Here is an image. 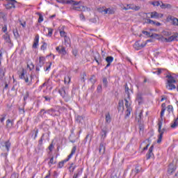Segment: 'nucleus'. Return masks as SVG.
Masks as SVG:
<instances>
[{
    "label": "nucleus",
    "mask_w": 178,
    "mask_h": 178,
    "mask_svg": "<svg viewBox=\"0 0 178 178\" xmlns=\"http://www.w3.org/2000/svg\"><path fill=\"white\" fill-rule=\"evenodd\" d=\"M166 108H162L161 111L160 119L159 120L158 126H159V138L157 140V143H159L162 141V138L163 137V133H165V129H162V122H163V116H165V111Z\"/></svg>",
    "instance_id": "nucleus-1"
},
{
    "label": "nucleus",
    "mask_w": 178,
    "mask_h": 178,
    "mask_svg": "<svg viewBox=\"0 0 178 178\" xmlns=\"http://www.w3.org/2000/svg\"><path fill=\"white\" fill-rule=\"evenodd\" d=\"M76 149H77V147L74 146L72 149L70 154L68 155L67 158L66 159L63 160V161H60L58 163V168H63V165H65V163H66V162H68V161H70V159H72V157L73 156V155H74V154H76Z\"/></svg>",
    "instance_id": "nucleus-2"
},
{
    "label": "nucleus",
    "mask_w": 178,
    "mask_h": 178,
    "mask_svg": "<svg viewBox=\"0 0 178 178\" xmlns=\"http://www.w3.org/2000/svg\"><path fill=\"white\" fill-rule=\"evenodd\" d=\"M19 79H21V80H24L25 83H27L28 86H30V84H31V82L29 80L30 74H28L27 72L24 70V69L22 70V72H21V74H19Z\"/></svg>",
    "instance_id": "nucleus-3"
},
{
    "label": "nucleus",
    "mask_w": 178,
    "mask_h": 178,
    "mask_svg": "<svg viewBox=\"0 0 178 178\" xmlns=\"http://www.w3.org/2000/svg\"><path fill=\"white\" fill-rule=\"evenodd\" d=\"M99 13H104V15H114L115 8H106L105 7L98 8Z\"/></svg>",
    "instance_id": "nucleus-4"
},
{
    "label": "nucleus",
    "mask_w": 178,
    "mask_h": 178,
    "mask_svg": "<svg viewBox=\"0 0 178 178\" xmlns=\"http://www.w3.org/2000/svg\"><path fill=\"white\" fill-rule=\"evenodd\" d=\"M151 42V40H147L146 42H143L142 43H140V42H136L134 44V48L136 51H140V49H142V48H144L148 44V42Z\"/></svg>",
    "instance_id": "nucleus-5"
},
{
    "label": "nucleus",
    "mask_w": 178,
    "mask_h": 178,
    "mask_svg": "<svg viewBox=\"0 0 178 178\" xmlns=\"http://www.w3.org/2000/svg\"><path fill=\"white\" fill-rule=\"evenodd\" d=\"M120 6L122 10H130V9H131L132 10H140L139 6L131 4H127L126 6L122 4Z\"/></svg>",
    "instance_id": "nucleus-6"
},
{
    "label": "nucleus",
    "mask_w": 178,
    "mask_h": 178,
    "mask_svg": "<svg viewBox=\"0 0 178 178\" xmlns=\"http://www.w3.org/2000/svg\"><path fill=\"white\" fill-rule=\"evenodd\" d=\"M125 106L127 108V111H126V116H130L131 113V107L130 106L131 105V102H130V98L125 99Z\"/></svg>",
    "instance_id": "nucleus-7"
},
{
    "label": "nucleus",
    "mask_w": 178,
    "mask_h": 178,
    "mask_svg": "<svg viewBox=\"0 0 178 178\" xmlns=\"http://www.w3.org/2000/svg\"><path fill=\"white\" fill-rule=\"evenodd\" d=\"M147 15H149L151 19H162V17H163V14L159 13L156 11L152 12V13H147Z\"/></svg>",
    "instance_id": "nucleus-8"
},
{
    "label": "nucleus",
    "mask_w": 178,
    "mask_h": 178,
    "mask_svg": "<svg viewBox=\"0 0 178 178\" xmlns=\"http://www.w3.org/2000/svg\"><path fill=\"white\" fill-rule=\"evenodd\" d=\"M167 22L171 23L172 26H178V19L175 17L174 16L169 15L167 17Z\"/></svg>",
    "instance_id": "nucleus-9"
},
{
    "label": "nucleus",
    "mask_w": 178,
    "mask_h": 178,
    "mask_svg": "<svg viewBox=\"0 0 178 178\" xmlns=\"http://www.w3.org/2000/svg\"><path fill=\"white\" fill-rule=\"evenodd\" d=\"M7 3L6 4V9L15 8V5L16 4V0H6Z\"/></svg>",
    "instance_id": "nucleus-10"
},
{
    "label": "nucleus",
    "mask_w": 178,
    "mask_h": 178,
    "mask_svg": "<svg viewBox=\"0 0 178 178\" xmlns=\"http://www.w3.org/2000/svg\"><path fill=\"white\" fill-rule=\"evenodd\" d=\"M56 50L57 51V52H58V54H60V55H62V56H65V55H66L67 54L66 49L62 46L57 47L56 48Z\"/></svg>",
    "instance_id": "nucleus-11"
},
{
    "label": "nucleus",
    "mask_w": 178,
    "mask_h": 178,
    "mask_svg": "<svg viewBox=\"0 0 178 178\" xmlns=\"http://www.w3.org/2000/svg\"><path fill=\"white\" fill-rule=\"evenodd\" d=\"M6 129H8V130H10V129L13 128V125L15 124V120L8 119L6 122Z\"/></svg>",
    "instance_id": "nucleus-12"
},
{
    "label": "nucleus",
    "mask_w": 178,
    "mask_h": 178,
    "mask_svg": "<svg viewBox=\"0 0 178 178\" xmlns=\"http://www.w3.org/2000/svg\"><path fill=\"white\" fill-rule=\"evenodd\" d=\"M153 151H154V145H152L149 147V149L148 150V152L146 154V159H151V158H152L154 156Z\"/></svg>",
    "instance_id": "nucleus-13"
},
{
    "label": "nucleus",
    "mask_w": 178,
    "mask_h": 178,
    "mask_svg": "<svg viewBox=\"0 0 178 178\" xmlns=\"http://www.w3.org/2000/svg\"><path fill=\"white\" fill-rule=\"evenodd\" d=\"M40 42V35H36L33 41V44L32 46V47L34 49H36V48H38V44Z\"/></svg>",
    "instance_id": "nucleus-14"
},
{
    "label": "nucleus",
    "mask_w": 178,
    "mask_h": 178,
    "mask_svg": "<svg viewBox=\"0 0 178 178\" xmlns=\"http://www.w3.org/2000/svg\"><path fill=\"white\" fill-rule=\"evenodd\" d=\"M73 9H74L75 10H83V12H86V10H87V12H90V8L84 6H81L80 7H73Z\"/></svg>",
    "instance_id": "nucleus-15"
},
{
    "label": "nucleus",
    "mask_w": 178,
    "mask_h": 178,
    "mask_svg": "<svg viewBox=\"0 0 178 178\" xmlns=\"http://www.w3.org/2000/svg\"><path fill=\"white\" fill-rule=\"evenodd\" d=\"M165 42H172V41H177V35H172L168 38L164 39Z\"/></svg>",
    "instance_id": "nucleus-16"
},
{
    "label": "nucleus",
    "mask_w": 178,
    "mask_h": 178,
    "mask_svg": "<svg viewBox=\"0 0 178 178\" xmlns=\"http://www.w3.org/2000/svg\"><path fill=\"white\" fill-rule=\"evenodd\" d=\"M46 30H47L48 33L46 34L47 37H52V33H54V29L52 28H43V31H45Z\"/></svg>",
    "instance_id": "nucleus-17"
},
{
    "label": "nucleus",
    "mask_w": 178,
    "mask_h": 178,
    "mask_svg": "<svg viewBox=\"0 0 178 178\" xmlns=\"http://www.w3.org/2000/svg\"><path fill=\"white\" fill-rule=\"evenodd\" d=\"M3 38L5 41V42H7L8 44H10V36L9 35V33H6L3 35Z\"/></svg>",
    "instance_id": "nucleus-18"
},
{
    "label": "nucleus",
    "mask_w": 178,
    "mask_h": 178,
    "mask_svg": "<svg viewBox=\"0 0 178 178\" xmlns=\"http://www.w3.org/2000/svg\"><path fill=\"white\" fill-rule=\"evenodd\" d=\"M176 170V168L172 165V164H170L168 167V175H172Z\"/></svg>",
    "instance_id": "nucleus-19"
},
{
    "label": "nucleus",
    "mask_w": 178,
    "mask_h": 178,
    "mask_svg": "<svg viewBox=\"0 0 178 178\" xmlns=\"http://www.w3.org/2000/svg\"><path fill=\"white\" fill-rule=\"evenodd\" d=\"M166 88H168V90H175L176 89V86H175V83H168Z\"/></svg>",
    "instance_id": "nucleus-20"
},
{
    "label": "nucleus",
    "mask_w": 178,
    "mask_h": 178,
    "mask_svg": "<svg viewBox=\"0 0 178 178\" xmlns=\"http://www.w3.org/2000/svg\"><path fill=\"white\" fill-rule=\"evenodd\" d=\"M47 113H49V115H51V116H58V115H59V112L54 109L49 110Z\"/></svg>",
    "instance_id": "nucleus-21"
},
{
    "label": "nucleus",
    "mask_w": 178,
    "mask_h": 178,
    "mask_svg": "<svg viewBox=\"0 0 178 178\" xmlns=\"http://www.w3.org/2000/svg\"><path fill=\"white\" fill-rule=\"evenodd\" d=\"M177 126H178V118H177L176 119L174 120V121L171 124V128L176 129V127H177Z\"/></svg>",
    "instance_id": "nucleus-22"
},
{
    "label": "nucleus",
    "mask_w": 178,
    "mask_h": 178,
    "mask_svg": "<svg viewBox=\"0 0 178 178\" xmlns=\"http://www.w3.org/2000/svg\"><path fill=\"white\" fill-rule=\"evenodd\" d=\"M166 77L168 79V83H176V80L172 75H167Z\"/></svg>",
    "instance_id": "nucleus-23"
},
{
    "label": "nucleus",
    "mask_w": 178,
    "mask_h": 178,
    "mask_svg": "<svg viewBox=\"0 0 178 178\" xmlns=\"http://www.w3.org/2000/svg\"><path fill=\"white\" fill-rule=\"evenodd\" d=\"M44 63H45V57L40 56L39 58V65H40V66H43Z\"/></svg>",
    "instance_id": "nucleus-24"
},
{
    "label": "nucleus",
    "mask_w": 178,
    "mask_h": 178,
    "mask_svg": "<svg viewBox=\"0 0 178 178\" xmlns=\"http://www.w3.org/2000/svg\"><path fill=\"white\" fill-rule=\"evenodd\" d=\"M60 37H64L65 42L69 41V39L66 36V32L65 31H60Z\"/></svg>",
    "instance_id": "nucleus-25"
},
{
    "label": "nucleus",
    "mask_w": 178,
    "mask_h": 178,
    "mask_svg": "<svg viewBox=\"0 0 178 178\" xmlns=\"http://www.w3.org/2000/svg\"><path fill=\"white\" fill-rule=\"evenodd\" d=\"M59 94L63 97V98H65V96L66 95V92L65 91V88H61L59 91Z\"/></svg>",
    "instance_id": "nucleus-26"
},
{
    "label": "nucleus",
    "mask_w": 178,
    "mask_h": 178,
    "mask_svg": "<svg viewBox=\"0 0 178 178\" xmlns=\"http://www.w3.org/2000/svg\"><path fill=\"white\" fill-rule=\"evenodd\" d=\"M76 120L78 123H83L84 122V118L81 115H78Z\"/></svg>",
    "instance_id": "nucleus-27"
},
{
    "label": "nucleus",
    "mask_w": 178,
    "mask_h": 178,
    "mask_svg": "<svg viewBox=\"0 0 178 178\" xmlns=\"http://www.w3.org/2000/svg\"><path fill=\"white\" fill-rule=\"evenodd\" d=\"M125 94L127 95V98H130V89L127 86V85L125 86Z\"/></svg>",
    "instance_id": "nucleus-28"
},
{
    "label": "nucleus",
    "mask_w": 178,
    "mask_h": 178,
    "mask_svg": "<svg viewBox=\"0 0 178 178\" xmlns=\"http://www.w3.org/2000/svg\"><path fill=\"white\" fill-rule=\"evenodd\" d=\"M4 147H6V149H7V151H9L10 148V142H9V140L5 142Z\"/></svg>",
    "instance_id": "nucleus-29"
},
{
    "label": "nucleus",
    "mask_w": 178,
    "mask_h": 178,
    "mask_svg": "<svg viewBox=\"0 0 178 178\" xmlns=\"http://www.w3.org/2000/svg\"><path fill=\"white\" fill-rule=\"evenodd\" d=\"M67 3H72V5L75 6H77V5H79L78 1H74L73 0H67Z\"/></svg>",
    "instance_id": "nucleus-30"
},
{
    "label": "nucleus",
    "mask_w": 178,
    "mask_h": 178,
    "mask_svg": "<svg viewBox=\"0 0 178 178\" xmlns=\"http://www.w3.org/2000/svg\"><path fill=\"white\" fill-rule=\"evenodd\" d=\"M106 61L107 63H112V62H113V58L112 56H107L106 58Z\"/></svg>",
    "instance_id": "nucleus-31"
},
{
    "label": "nucleus",
    "mask_w": 178,
    "mask_h": 178,
    "mask_svg": "<svg viewBox=\"0 0 178 178\" xmlns=\"http://www.w3.org/2000/svg\"><path fill=\"white\" fill-rule=\"evenodd\" d=\"M161 34L162 35H164V37H169L172 33L168 31H163Z\"/></svg>",
    "instance_id": "nucleus-32"
},
{
    "label": "nucleus",
    "mask_w": 178,
    "mask_h": 178,
    "mask_svg": "<svg viewBox=\"0 0 178 178\" xmlns=\"http://www.w3.org/2000/svg\"><path fill=\"white\" fill-rule=\"evenodd\" d=\"M70 80H71L70 76H65V79H64V83L65 84H69V83H70Z\"/></svg>",
    "instance_id": "nucleus-33"
},
{
    "label": "nucleus",
    "mask_w": 178,
    "mask_h": 178,
    "mask_svg": "<svg viewBox=\"0 0 178 178\" xmlns=\"http://www.w3.org/2000/svg\"><path fill=\"white\" fill-rule=\"evenodd\" d=\"M102 151H103V152H105V146H104V144H100L99 145V152H102Z\"/></svg>",
    "instance_id": "nucleus-34"
},
{
    "label": "nucleus",
    "mask_w": 178,
    "mask_h": 178,
    "mask_svg": "<svg viewBox=\"0 0 178 178\" xmlns=\"http://www.w3.org/2000/svg\"><path fill=\"white\" fill-rule=\"evenodd\" d=\"M0 76H1L2 77L5 76V68H3V67L0 68Z\"/></svg>",
    "instance_id": "nucleus-35"
},
{
    "label": "nucleus",
    "mask_w": 178,
    "mask_h": 178,
    "mask_svg": "<svg viewBox=\"0 0 178 178\" xmlns=\"http://www.w3.org/2000/svg\"><path fill=\"white\" fill-rule=\"evenodd\" d=\"M6 119V114L1 115V118H0L1 123H3Z\"/></svg>",
    "instance_id": "nucleus-36"
},
{
    "label": "nucleus",
    "mask_w": 178,
    "mask_h": 178,
    "mask_svg": "<svg viewBox=\"0 0 178 178\" xmlns=\"http://www.w3.org/2000/svg\"><path fill=\"white\" fill-rule=\"evenodd\" d=\"M27 69H29V70H30V72H31V70H33V69H34V65H33V63L27 64Z\"/></svg>",
    "instance_id": "nucleus-37"
},
{
    "label": "nucleus",
    "mask_w": 178,
    "mask_h": 178,
    "mask_svg": "<svg viewBox=\"0 0 178 178\" xmlns=\"http://www.w3.org/2000/svg\"><path fill=\"white\" fill-rule=\"evenodd\" d=\"M106 122L107 123H111V115L109 114L106 115Z\"/></svg>",
    "instance_id": "nucleus-38"
},
{
    "label": "nucleus",
    "mask_w": 178,
    "mask_h": 178,
    "mask_svg": "<svg viewBox=\"0 0 178 178\" xmlns=\"http://www.w3.org/2000/svg\"><path fill=\"white\" fill-rule=\"evenodd\" d=\"M47 43L44 42V43L42 44V45L40 47V49H41L42 51H45V49H47Z\"/></svg>",
    "instance_id": "nucleus-39"
},
{
    "label": "nucleus",
    "mask_w": 178,
    "mask_h": 178,
    "mask_svg": "<svg viewBox=\"0 0 178 178\" xmlns=\"http://www.w3.org/2000/svg\"><path fill=\"white\" fill-rule=\"evenodd\" d=\"M171 7V6H170V4H162L161 6V8H162V9H166V8H170Z\"/></svg>",
    "instance_id": "nucleus-40"
},
{
    "label": "nucleus",
    "mask_w": 178,
    "mask_h": 178,
    "mask_svg": "<svg viewBox=\"0 0 178 178\" xmlns=\"http://www.w3.org/2000/svg\"><path fill=\"white\" fill-rule=\"evenodd\" d=\"M42 22H44V17L42 15H40L38 18V23H42Z\"/></svg>",
    "instance_id": "nucleus-41"
},
{
    "label": "nucleus",
    "mask_w": 178,
    "mask_h": 178,
    "mask_svg": "<svg viewBox=\"0 0 178 178\" xmlns=\"http://www.w3.org/2000/svg\"><path fill=\"white\" fill-rule=\"evenodd\" d=\"M147 22L149 24H154L155 26V23L156 22L152 20V19H147Z\"/></svg>",
    "instance_id": "nucleus-42"
},
{
    "label": "nucleus",
    "mask_w": 178,
    "mask_h": 178,
    "mask_svg": "<svg viewBox=\"0 0 178 178\" xmlns=\"http://www.w3.org/2000/svg\"><path fill=\"white\" fill-rule=\"evenodd\" d=\"M54 163H55V161H54V157H51L49 162V166H52V165H54Z\"/></svg>",
    "instance_id": "nucleus-43"
},
{
    "label": "nucleus",
    "mask_w": 178,
    "mask_h": 178,
    "mask_svg": "<svg viewBox=\"0 0 178 178\" xmlns=\"http://www.w3.org/2000/svg\"><path fill=\"white\" fill-rule=\"evenodd\" d=\"M135 170H136V173H140V172H141V170H142V168L140 166H137V167H136Z\"/></svg>",
    "instance_id": "nucleus-44"
},
{
    "label": "nucleus",
    "mask_w": 178,
    "mask_h": 178,
    "mask_svg": "<svg viewBox=\"0 0 178 178\" xmlns=\"http://www.w3.org/2000/svg\"><path fill=\"white\" fill-rule=\"evenodd\" d=\"M33 133H35V136L33 139L35 140L37 138V136H38V129L33 130Z\"/></svg>",
    "instance_id": "nucleus-45"
},
{
    "label": "nucleus",
    "mask_w": 178,
    "mask_h": 178,
    "mask_svg": "<svg viewBox=\"0 0 178 178\" xmlns=\"http://www.w3.org/2000/svg\"><path fill=\"white\" fill-rule=\"evenodd\" d=\"M152 5H153L154 6H159L161 3H159V1H154L152 3Z\"/></svg>",
    "instance_id": "nucleus-46"
},
{
    "label": "nucleus",
    "mask_w": 178,
    "mask_h": 178,
    "mask_svg": "<svg viewBox=\"0 0 178 178\" xmlns=\"http://www.w3.org/2000/svg\"><path fill=\"white\" fill-rule=\"evenodd\" d=\"M103 84L106 87L108 86V79L106 78L103 79Z\"/></svg>",
    "instance_id": "nucleus-47"
},
{
    "label": "nucleus",
    "mask_w": 178,
    "mask_h": 178,
    "mask_svg": "<svg viewBox=\"0 0 178 178\" xmlns=\"http://www.w3.org/2000/svg\"><path fill=\"white\" fill-rule=\"evenodd\" d=\"M2 31H3V33H8V32H6V31H8V27L6 26V25L3 26Z\"/></svg>",
    "instance_id": "nucleus-48"
},
{
    "label": "nucleus",
    "mask_w": 178,
    "mask_h": 178,
    "mask_svg": "<svg viewBox=\"0 0 178 178\" xmlns=\"http://www.w3.org/2000/svg\"><path fill=\"white\" fill-rule=\"evenodd\" d=\"M153 73H156V74L159 75L161 73H162V70L161 69H158V70L156 72H153Z\"/></svg>",
    "instance_id": "nucleus-49"
},
{
    "label": "nucleus",
    "mask_w": 178,
    "mask_h": 178,
    "mask_svg": "<svg viewBox=\"0 0 178 178\" xmlns=\"http://www.w3.org/2000/svg\"><path fill=\"white\" fill-rule=\"evenodd\" d=\"M11 178H19V175H17V174H13L11 175Z\"/></svg>",
    "instance_id": "nucleus-50"
},
{
    "label": "nucleus",
    "mask_w": 178,
    "mask_h": 178,
    "mask_svg": "<svg viewBox=\"0 0 178 178\" xmlns=\"http://www.w3.org/2000/svg\"><path fill=\"white\" fill-rule=\"evenodd\" d=\"M79 17H80L81 20H86V17H84V15H83V14H81L79 15Z\"/></svg>",
    "instance_id": "nucleus-51"
},
{
    "label": "nucleus",
    "mask_w": 178,
    "mask_h": 178,
    "mask_svg": "<svg viewBox=\"0 0 178 178\" xmlns=\"http://www.w3.org/2000/svg\"><path fill=\"white\" fill-rule=\"evenodd\" d=\"M72 54L74 56H77V50H76V49L72 50Z\"/></svg>",
    "instance_id": "nucleus-52"
},
{
    "label": "nucleus",
    "mask_w": 178,
    "mask_h": 178,
    "mask_svg": "<svg viewBox=\"0 0 178 178\" xmlns=\"http://www.w3.org/2000/svg\"><path fill=\"white\" fill-rule=\"evenodd\" d=\"M168 109L169 112H172L173 111V106H168Z\"/></svg>",
    "instance_id": "nucleus-53"
},
{
    "label": "nucleus",
    "mask_w": 178,
    "mask_h": 178,
    "mask_svg": "<svg viewBox=\"0 0 178 178\" xmlns=\"http://www.w3.org/2000/svg\"><path fill=\"white\" fill-rule=\"evenodd\" d=\"M141 118H143V112H140L138 115V122H140V119H141Z\"/></svg>",
    "instance_id": "nucleus-54"
},
{
    "label": "nucleus",
    "mask_w": 178,
    "mask_h": 178,
    "mask_svg": "<svg viewBox=\"0 0 178 178\" xmlns=\"http://www.w3.org/2000/svg\"><path fill=\"white\" fill-rule=\"evenodd\" d=\"M143 34H144L145 35L148 36V35H149V32L144 31H143Z\"/></svg>",
    "instance_id": "nucleus-55"
},
{
    "label": "nucleus",
    "mask_w": 178,
    "mask_h": 178,
    "mask_svg": "<svg viewBox=\"0 0 178 178\" xmlns=\"http://www.w3.org/2000/svg\"><path fill=\"white\" fill-rule=\"evenodd\" d=\"M51 66H52V63H49V66L46 68V70H49L51 69Z\"/></svg>",
    "instance_id": "nucleus-56"
},
{
    "label": "nucleus",
    "mask_w": 178,
    "mask_h": 178,
    "mask_svg": "<svg viewBox=\"0 0 178 178\" xmlns=\"http://www.w3.org/2000/svg\"><path fill=\"white\" fill-rule=\"evenodd\" d=\"M154 26H156L157 27H159V26H161V22H155Z\"/></svg>",
    "instance_id": "nucleus-57"
},
{
    "label": "nucleus",
    "mask_w": 178,
    "mask_h": 178,
    "mask_svg": "<svg viewBox=\"0 0 178 178\" xmlns=\"http://www.w3.org/2000/svg\"><path fill=\"white\" fill-rule=\"evenodd\" d=\"M148 147H149V144H147L145 147H143V151H147V149H148Z\"/></svg>",
    "instance_id": "nucleus-58"
},
{
    "label": "nucleus",
    "mask_w": 178,
    "mask_h": 178,
    "mask_svg": "<svg viewBox=\"0 0 178 178\" xmlns=\"http://www.w3.org/2000/svg\"><path fill=\"white\" fill-rule=\"evenodd\" d=\"M21 26H22V27H26V22H21Z\"/></svg>",
    "instance_id": "nucleus-59"
},
{
    "label": "nucleus",
    "mask_w": 178,
    "mask_h": 178,
    "mask_svg": "<svg viewBox=\"0 0 178 178\" xmlns=\"http://www.w3.org/2000/svg\"><path fill=\"white\" fill-rule=\"evenodd\" d=\"M102 87L101 86H98L97 87V91L99 92V91H101Z\"/></svg>",
    "instance_id": "nucleus-60"
},
{
    "label": "nucleus",
    "mask_w": 178,
    "mask_h": 178,
    "mask_svg": "<svg viewBox=\"0 0 178 178\" xmlns=\"http://www.w3.org/2000/svg\"><path fill=\"white\" fill-rule=\"evenodd\" d=\"M13 34H14V35H15V37H16V35H19V33H17V31H13Z\"/></svg>",
    "instance_id": "nucleus-61"
},
{
    "label": "nucleus",
    "mask_w": 178,
    "mask_h": 178,
    "mask_svg": "<svg viewBox=\"0 0 178 178\" xmlns=\"http://www.w3.org/2000/svg\"><path fill=\"white\" fill-rule=\"evenodd\" d=\"M109 66H111V63H108V64L105 67V69H108V67H109Z\"/></svg>",
    "instance_id": "nucleus-62"
},
{
    "label": "nucleus",
    "mask_w": 178,
    "mask_h": 178,
    "mask_svg": "<svg viewBox=\"0 0 178 178\" xmlns=\"http://www.w3.org/2000/svg\"><path fill=\"white\" fill-rule=\"evenodd\" d=\"M137 99H138V100H140V101H141V99H143V97H141V96L138 95V97H137Z\"/></svg>",
    "instance_id": "nucleus-63"
},
{
    "label": "nucleus",
    "mask_w": 178,
    "mask_h": 178,
    "mask_svg": "<svg viewBox=\"0 0 178 178\" xmlns=\"http://www.w3.org/2000/svg\"><path fill=\"white\" fill-rule=\"evenodd\" d=\"M39 144H42V138H40V140H39Z\"/></svg>",
    "instance_id": "nucleus-64"
}]
</instances>
